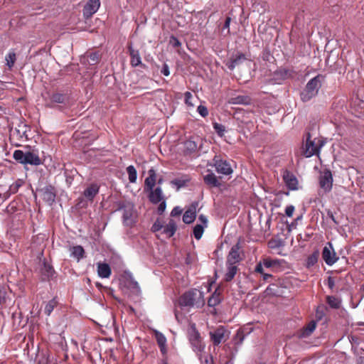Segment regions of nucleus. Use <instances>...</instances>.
Here are the masks:
<instances>
[{
  "label": "nucleus",
  "mask_w": 364,
  "mask_h": 364,
  "mask_svg": "<svg viewBox=\"0 0 364 364\" xmlns=\"http://www.w3.org/2000/svg\"><path fill=\"white\" fill-rule=\"evenodd\" d=\"M214 161L215 170L218 173L223 175H230L232 173V168L227 161L215 159Z\"/></svg>",
  "instance_id": "obj_10"
},
{
  "label": "nucleus",
  "mask_w": 364,
  "mask_h": 364,
  "mask_svg": "<svg viewBox=\"0 0 364 364\" xmlns=\"http://www.w3.org/2000/svg\"><path fill=\"white\" fill-rule=\"evenodd\" d=\"M145 189L146 191L154 188L156 183V173L153 169L149 170V176L145 179Z\"/></svg>",
  "instance_id": "obj_24"
},
{
  "label": "nucleus",
  "mask_w": 364,
  "mask_h": 364,
  "mask_svg": "<svg viewBox=\"0 0 364 364\" xmlns=\"http://www.w3.org/2000/svg\"><path fill=\"white\" fill-rule=\"evenodd\" d=\"M100 6V0H89L83 8L84 16L85 18H90L97 11Z\"/></svg>",
  "instance_id": "obj_11"
},
{
  "label": "nucleus",
  "mask_w": 364,
  "mask_h": 364,
  "mask_svg": "<svg viewBox=\"0 0 364 364\" xmlns=\"http://www.w3.org/2000/svg\"><path fill=\"white\" fill-rule=\"evenodd\" d=\"M251 99L247 95H237L229 100V103L232 105H250Z\"/></svg>",
  "instance_id": "obj_23"
},
{
  "label": "nucleus",
  "mask_w": 364,
  "mask_h": 364,
  "mask_svg": "<svg viewBox=\"0 0 364 364\" xmlns=\"http://www.w3.org/2000/svg\"><path fill=\"white\" fill-rule=\"evenodd\" d=\"M262 276L264 281H267L268 279L272 277V274L265 272L262 274Z\"/></svg>",
  "instance_id": "obj_58"
},
{
  "label": "nucleus",
  "mask_w": 364,
  "mask_h": 364,
  "mask_svg": "<svg viewBox=\"0 0 364 364\" xmlns=\"http://www.w3.org/2000/svg\"><path fill=\"white\" fill-rule=\"evenodd\" d=\"M301 218H302V216L301 215V216L298 217V218L296 219V221H297V220H301Z\"/></svg>",
  "instance_id": "obj_62"
},
{
  "label": "nucleus",
  "mask_w": 364,
  "mask_h": 364,
  "mask_svg": "<svg viewBox=\"0 0 364 364\" xmlns=\"http://www.w3.org/2000/svg\"><path fill=\"white\" fill-rule=\"evenodd\" d=\"M6 65L11 68L16 61V54L14 52H9L6 56Z\"/></svg>",
  "instance_id": "obj_38"
},
{
  "label": "nucleus",
  "mask_w": 364,
  "mask_h": 364,
  "mask_svg": "<svg viewBox=\"0 0 364 364\" xmlns=\"http://www.w3.org/2000/svg\"><path fill=\"white\" fill-rule=\"evenodd\" d=\"M170 42L173 45V47H179L181 45V43L178 41V39L177 38H176V37H173V36H172L171 38Z\"/></svg>",
  "instance_id": "obj_54"
},
{
  "label": "nucleus",
  "mask_w": 364,
  "mask_h": 364,
  "mask_svg": "<svg viewBox=\"0 0 364 364\" xmlns=\"http://www.w3.org/2000/svg\"><path fill=\"white\" fill-rule=\"evenodd\" d=\"M328 285L329 288H331V289H333L335 285L334 280L331 277H329L328 279Z\"/></svg>",
  "instance_id": "obj_56"
},
{
  "label": "nucleus",
  "mask_w": 364,
  "mask_h": 364,
  "mask_svg": "<svg viewBox=\"0 0 364 364\" xmlns=\"http://www.w3.org/2000/svg\"><path fill=\"white\" fill-rule=\"evenodd\" d=\"M245 336L246 333H245V329L239 328L232 340L235 346H240L242 343Z\"/></svg>",
  "instance_id": "obj_31"
},
{
  "label": "nucleus",
  "mask_w": 364,
  "mask_h": 364,
  "mask_svg": "<svg viewBox=\"0 0 364 364\" xmlns=\"http://www.w3.org/2000/svg\"><path fill=\"white\" fill-rule=\"evenodd\" d=\"M181 213L182 209L180 207L176 206L173 208V210H171V215L173 217H176L180 215Z\"/></svg>",
  "instance_id": "obj_51"
},
{
  "label": "nucleus",
  "mask_w": 364,
  "mask_h": 364,
  "mask_svg": "<svg viewBox=\"0 0 364 364\" xmlns=\"http://www.w3.org/2000/svg\"><path fill=\"white\" fill-rule=\"evenodd\" d=\"M262 262L267 269H274L280 265V261L277 259L265 258Z\"/></svg>",
  "instance_id": "obj_30"
},
{
  "label": "nucleus",
  "mask_w": 364,
  "mask_h": 364,
  "mask_svg": "<svg viewBox=\"0 0 364 364\" xmlns=\"http://www.w3.org/2000/svg\"><path fill=\"white\" fill-rule=\"evenodd\" d=\"M196 211L192 209L187 210L183 215V221L186 224H190L196 219Z\"/></svg>",
  "instance_id": "obj_32"
},
{
  "label": "nucleus",
  "mask_w": 364,
  "mask_h": 364,
  "mask_svg": "<svg viewBox=\"0 0 364 364\" xmlns=\"http://www.w3.org/2000/svg\"><path fill=\"white\" fill-rule=\"evenodd\" d=\"M13 157L16 161L23 164L37 166L41 164V159L38 154L31 151L23 152L21 150H15Z\"/></svg>",
  "instance_id": "obj_3"
},
{
  "label": "nucleus",
  "mask_w": 364,
  "mask_h": 364,
  "mask_svg": "<svg viewBox=\"0 0 364 364\" xmlns=\"http://www.w3.org/2000/svg\"><path fill=\"white\" fill-rule=\"evenodd\" d=\"M322 257L326 264L328 266L333 265L338 261V257L336 256V253L335 252L331 242L327 243V245L323 247L322 251Z\"/></svg>",
  "instance_id": "obj_6"
},
{
  "label": "nucleus",
  "mask_w": 364,
  "mask_h": 364,
  "mask_svg": "<svg viewBox=\"0 0 364 364\" xmlns=\"http://www.w3.org/2000/svg\"><path fill=\"white\" fill-rule=\"evenodd\" d=\"M54 270L51 265L49 264L44 262L43 267L41 268L42 274L47 279L51 277L53 274Z\"/></svg>",
  "instance_id": "obj_33"
},
{
  "label": "nucleus",
  "mask_w": 364,
  "mask_h": 364,
  "mask_svg": "<svg viewBox=\"0 0 364 364\" xmlns=\"http://www.w3.org/2000/svg\"><path fill=\"white\" fill-rule=\"evenodd\" d=\"M162 181L163 180L161 178H160L159 181H158V183L159 184H161L162 183Z\"/></svg>",
  "instance_id": "obj_61"
},
{
  "label": "nucleus",
  "mask_w": 364,
  "mask_h": 364,
  "mask_svg": "<svg viewBox=\"0 0 364 364\" xmlns=\"http://www.w3.org/2000/svg\"><path fill=\"white\" fill-rule=\"evenodd\" d=\"M149 192V200L154 203L157 204L164 200V195L162 190L160 187H156L155 189L148 191Z\"/></svg>",
  "instance_id": "obj_16"
},
{
  "label": "nucleus",
  "mask_w": 364,
  "mask_h": 364,
  "mask_svg": "<svg viewBox=\"0 0 364 364\" xmlns=\"http://www.w3.org/2000/svg\"><path fill=\"white\" fill-rule=\"evenodd\" d=\"M328 304L333 308H338L339 306V301L334 296H328Z\"/></svg>",
  "instance_id": "obj_43"
},
{
  "label": "nucleus",
  "mask_w": 364,
  "mask_h": 364,
  "mask_svg": "<svg viewBox=\"0 0 364 364\" xmlns=\"http://www.w3.org/2000/svg\"><path fill=\"white\" fill-rule=\"evenodd\" d=\"M185 96V103L189 107H193L194 104L192 102L193 95L190 92H186L184 94Z\"/></svg>",
  "instance_id": "obj_42"
},
{
  "label": "nucleus",
  "mask_w": 364,
  "mask_h": 364,
  "mask_svg": "<svg viewBox=\"0 0 364 364\" xmlns=\"http://www.w3.org/2000/svg\"><path fill=\"white\" fill-rule=\"evenodd\" d=\"M161 73L164 76H168L170 75L169 67L166 63H164L161 70Z\"/></svg>",
  "instance_id": "obj_52"
},
{
  "label": "nucleus",
  "mask_w": 364,
  "mask_h": 364,
  "mask_svg": "<svg viewBox=\"0 0 364 364\" xmlns=\"http://www.w3.org/2000/svg\"><path fill=\"white\" fill-rule=\"evenodd\" d=\"M319 186L325 192H329L333 186V176L329 170H326L321 173L319 177Z\"/></svg>",
  "instance_id": "obj_7"
},
{
  "label": "nucleus",
  "mask_w": 364,
  "mask_h": 364,
  "mask_svg": "<svg viewBox=\"0 0 364 364\" xmlns=\"http://www.w3.org/2000/svg\"><path fill=\"white\" fill-rule=\"evenodd\" d=\"M164 228L163 225L159 220H156L152 225L151 230L153 232L161 230Z\"/></svg>",
  "instance_id": "obj_47"
},
{
  "label": "nucleus",
  "mask_w": 364,
  "mask_h": 364,
  "mask_svg": "<svg viewBox=\"0 0 364 364\" xmlns=\"http://www.w3.org/2000/svg\"><path fill=\"white\" fill-rule=\"evenodd\" d=\"M23 184V181L21 179H18L14 183H12L8 190V193L9 196L14 194L18 192L20 187H21Z\"/></svg>",
  "instance_id": "obj_34"
},
{
  "label": "nucleus",
  "mask_w": 364,
  "mask_h": 364,
  "mask_svg": "<svg viewBox=\"0 0 364 364\" xmlns=\"http://www.w3.org/2000/svg\"><path fill=\"white\" fill-rule=\"evenodd\" d=\"M134 286L137 288H139V285H138V283L137 282H134Z\"/></svg>",
  "instance_id": "obj_64"
},
{
  "label": "nucleus",
  "mask_w": 364,
  "mask_h": 364,
  "mask_svg": "<svg viewBox=\"0 0 364 364\" xmlns=\"http://www.w3.org/2000/svg\"><path fill=\"white\" fill-rule=\"evenodd\" d=\"M50 100L52 103L63 104L67 101L68 96L65 94L55 92L51 95Z\"/></svg>",
  "instance_id": "obj_29"
},
{
  "label": "nucleus",
  "mask_w": 364,
  "mask_h": 364,
  "mask_svg": "<svg viewBox=\"0 0 364 364\" xmlns=\"http://www.w3.org/2000/svg\"><path fill=\"white\" fill-rule=\"evenodd\" d=\"M99 190V186L96 183H92L84 191L83 195L87 200L92 201L98 193Z\"/></svg>",
  "instance_id": "obj_19"
},
{
  "label": "nucleus",
  "mask_w": 364,
  "mask_h": 364,
  "mask_svg": "<svg viewBox=\"0 0 364 364\" xmlns=\"http://www.w3.org/2000/svg\"><path fill=\"white\" fill-rule=\"evenodd\" d=\"M119 210H123V224L126 226H132L136 223V214L134 205L131 203H122L119 206Z\"/></svg>",
  "instance_id": "obj_4"
},
{
  "label": "nucleus",
  "mask_w": 364,
  "mask_h": 364,
  "mask_svg": "<svg viewBox=\"0 0 364 364\" xmlns=\"http://www.w3.org/2000/svg\"><path fill=\"white\" fill-rule=\"evenodd\" d=\"M318 252H315L312 255H311L307 259V264L308 266L314 265L318 261Z\"/></svg>",
  "instance_id": "obj_40"
},
{
  "label": "nucleus",
  "mask_w": 364,
  "mask_h": 364,
  "mask_svg": "<svg viewBox=\"0 0 364 364\" xmlns=\"http://www.w3.org/2000/svg\"><path fill=\"white\" fill-rule=\"evenodd\" d=\"M227 331L223 326H220L214 331L210 332V339L215 346L219 345L225 341L228 335H226Z\"/></svg>",
  "instance_id": "obj_9"
},
{
  "label": "nucleus",
  "mask_w": 364,
  "mask_h": 364,
  "mask_svg": "<svg viewBox=\"0 0 364 364\" xmlns=\"http://www.w3.org/2000/svg\"><path fill=\"white\" fill-rule=\"evenodd\" d=\"M284 181L286 184V186L290 189V190H296L297 186H298V181L295 176L289 172L285 171L283 176Z\"/></svg>",
  "instance_id": "obj_14"
},
{
  "label": "nucleus",
  "mask_w": 364,
  "mask_h": 364,
  "mask_svg": "<svg viewBox=\"0 0 364 364\" xmlns=\"http://www.w3.org/2000/svg\"><path fill=\"white\" fill-rule=\"evenodd\" d=\"M128 50L129 55L131 57V65L133 67H136L141 65V59L139 54V51L138 50L134 49L132 45H129L128 46Z\"/></svg>",
  "instance_id": "obj_18"
},
{
  "label": "nucleus",
  "mask_w": 364,
  "mask_h": 364,
  "mask_svg": "<svg viewBox=\"0 0 364 364\" xmlns=\"http://www.w3.org/2000/svg\"><path fill=\"white\" fill-rule=\"evenodd\" d=\"M213 128L219 136H223L225 132V127L224 125L215 122L213 123Z\"/></svg>",
  "instance_id": "obj_39"
},
{
  "label": "nucleus",
  "mask_w": 364,
  "mask_h": 364,
  "mask_svg": "<svg viewBox=\"0 0 364 364\" xmlns=\"http://www.w3.org/2000/svg\"><path fill=\"white\" fill-rule=\"evenodd\" d=\"M111 268L107 263L97 264V274L101 278H109L111 275Z\"/></svg>",
  "instance_id": "obj_21"
},
{
  "label": "nucleus",
  "mask_w": 364,
  "mask_h": 364,
  "mask_svg": "<svg viewBox=\"0 0 364 364\" xmlns=\"http://www.w3.org/2000/svg\"><path fill=\"white\" fill-rule=\"evenodd\" d=\"M176 230V224L173 220H171L163 228V232L166 234L168 237H172L175 234Z\"/></svg>",
  "instance_id": "obj_28"
},
{
  "label": "nucleus",
  "mask_w": 364,
  "mask_h": 364,
  "mask_svg": "<svg viewBox=\"0 0 364 364\" xmlns=\"http://www.w3.org/2000/svg\"><path fill=\"white\" fill-rule=\"evenodd\" d=\"M226 266L227 270L226 273L225 274L224 279L226 282H230L234 278L237 272V264L227 262Z\"/></svg>",
  "instance_id": "obj_22"
},
{
  "label": "nucleus",
  "mask_w": 364,
  "mask_h": 364,
  "mask_svg": "<svg viewBox=\"0 0 364 364\" xmlns=\"http://www.w3.org/2000/svg\"><path fill=\"white\" fill-rule=\"evenodd\" d=\"M199 220L201 222L200 225H204V227H207L208 225V219L206 216L203 215H200L198 218Z\"/></svg>",
  "instance_id": "obj_55"
},
{
  "label": "nucleus",
  "mask_w": 364,
  "mask_h": 364,
  "mask_svg": "<svg viewBox=\"0 0 364 364\" xmlns=\"http://www.w3.org/2000/svg\"><path fill=\"white\" fill-rule=\"evenodd\" d=\"M264 265L262 262H259L255 267V272L259 273L261 275L264 273Z\"/></svg>",
  "instance_id": "obj_49"
},
{
  "label": "nucleus",
  "mask_w": 364,
  "mask_h": 364,
  "mask_svg": "<svg viewBox=\"0 0 364 364\" xmlns=\"http://www.w3.org/2000/svg\"><path fill=\"white\" fill-rule=\"evenodd\" d=\"M231 18L230 17H227L224 23L223 28H229L230 24Z\"/></svg>",
  "instance_id": "obj_57"
},
{
  "label": "nucleus",
  "mask_w": 364,
  "mask_h": 364,
  "mask_svg": "<svg viewBox=\"0 0 364 364\" xmlns=\"http://www.w3.org/2000/svg\"><path fill=\"white\" fill-rule=\"evenodd\" d=\"M6 289L4 287H0V304H4L6 302Z\"/></svg>",
  "instance_id": "obj_46"
},
{
  "label": "nucleus",
  "mask_w": 364,
  "mask_h": 364,
  "mask_svg": "<svg viewBox=\"0 0 364 364\" xmlns=\"http://www.w3.org/2000/svg\"><path fill=\"white\" fill-rule=\"evenodd\" d=\"M240 247L237 244L232 247L227 258V263H232L237 264L241 260V257L239 252Z\"/></svg>",
  "instance_id": "obj_15"
},
{
  "label": "nucleus",
  "mask_w": 364,
  "mask_h": 364,
  "mask_svg": "<svg viewBox=\"0 0 364 364\" xmlns=\"http://www.w3.org/2000/svg\"><path fill=\"white\" fill-rule=\"evenodd\" d=\"M203 180L205 183L210 187L218 188L221 186V183L217 176L212 172L204 176Z\"/></svg>",
  "instance_id": "obj_20"
},
{
  "label": "nucleus",
  "mask_w": 364,
  "mask_h": 364,
  "mask_svg": "<svg viewBox=\"0 0 364 364\" xmlns=\"http://www.w3.org/2000/svg\"><path fill=\"white\" fill-rule=\"evenodd\" d=\"M246 56L242 53H238L235 55H232L229 62L227 63L228 68L232 70L237 65L241 64L246 60Z\"/></svg>",
  "instance_id": "obj_17"
},
{
  "label": "nucleus",
  "mask_w": 364,
  "mask_h": 364,
  "mask_svg": "<svg viewBox=\"0 0 364 364\" xmlns=\"http://www.w3.org/2000/svg\"><path fill=\"white\" fill-rule=\"evenodd\" d=\"M58 301L56 299L53 298V299L50 300L48 303H46L45 308H44V312L47 316H50L51 312L53 311L54 308L57 306Z\"/></svg>",
  "instance_id": "obj_35"
},
{
  "label": "nucleus",
  "mask_w": 364,
  "mask_h": 364,
  "mask_svg": "<svg viewBox=\"0 0 364 364\" xmlns=\"http://www.w3.org/2000/svg\"><path fill=\"white\" fill-rule=\"evenodd\" d=\"M323 78V75H318L307 82L306 87L301 93V99L303 102L309 101L318 94Z\"/></svg>",
  "instance_id": "obj_2"
},
{
  "label": "nucleus",
  "mask_w": 364,
  "mask_h": 364,
  "mask_svg": "<svg viewBox=\"0 0 364 364\" xmlns=\"http://www.w3.org/2000/svg\"><path fill=\"white\" fill-rule=\"evenodd\" d=\"M127 172L130 183H135L137 178V172L134 166L130 165L127 168Z\"/></svg>",
  "instance_id": "obj_36"
},
{
  "label": "nucleus",
  "mask_w": 364,
  "mask_h": 364,
  "mask_svg": "<svg viewBox=\"0 0 364 364\" xmlns=\"http://www.w3.org/2000/svg\"><path fill=\"white\" fill-rule=\"evenodd\" d=\"M202 140L198 137H191L186 140L184 144V151L187 154L196 153L200 148Z\"/></svg>",
  "instance_id": "obj_8"
},
{
  "label": "nucleus",
  "mask_w": 364,
  "mask_h": 364,
  "mask_svg": "<svg viewBox=\"0 0 364 364\" xmlns=\"http://www.w3.org/2000/svg\"><path fill=\"white\" fill-rule=\"evenodd\" d=\"M166 208V203L164 200H162L158 207L157 212L159 214H162Z\"/></svg>",
  "instance_id": "obj_50"
},
{
  "label": "nucleus",
  "mask_w": 364,
  "mask_h": 364,
  "mask_svg": "<svg viewBox=\"0 0 364 364\" xmlns=\"http://www.w3.org/2000/svg\"><path fill=\"white\" fill-rule=\"evenodd\" d=\"M205 227L202 225L197 224L193 228V235L196 240H200L203 234Z\"/></svg>",
  "instance_id": "obj_37"
},
{
  "label": "nucleus",
  "mask_w": 364,
  "mask_h": 364,
  "mask_svg": "<svg viewBox=\"0 0 364 364\" xmlns=\"http://www.w3.org/2000/svg\"><path fill=\"white\" fill-rule=\"evenodd\" d=\"M43 199L49 204L55 201V194L52 187H46L43 193Z\"/></svg>",
  "instance_id": "obj_27"
},
{
  "label": "nucleus",
  "mask_w": 364,
  "mask_h": 364,
  "mask_svg": "<svg viewBox=\"0 0 364 364\" xmlns=\"http://www.w3.org/2000/svg\"><path fill=\"white\" fill-rule=\"evenodd\" d=\"M181 307L201 308L205 304L204 294L197 289H192L185 292L178 299Z\"/></svg>",
  "instance_id": "obj_1"
},
{
  "label": "nucleus",
  "mask_w": 364,
  "mask_h": 364,
  "mask_svg": "<svg viewBox=\"0 0 364 364\" xmlns=\"http://www.w3.org/2000/svg\"><path fill=\"white\" fill-rule=\"evenodd\" d=\"M220 302V300L218 296L213 295L210 298H209L208 301V304L209 306H215Z\"/></svg>",
  "instance_id": "obj_45"
},
{
  "label": "nucleus",
  "mask_w": 364,
  "mask_h": 364,
  "mask_svg": "<svg viewBox=\"0 0 364 364\" xmlns=\"http://www.w3.org/2000/svg\"><path fill=\"white\" fill-rule=\"evenodd\" d=\"M70 256L75 258L77 261H80L83 258L85 255V250L81 245L74 246L70 248Z\"/></svg>",
  "instance_id": "obj_26"
},
{
  "label": "nucleus",
  "mask_w": 364,
  "mask_h": 364,
  "mask_svg": "<svg viewBox=\"0 0 364 364\" xmlns=\"http://www.w3.org/2000/svg\"><path fill=\"white\" fill-rule=\"evenodd\" d=\"M188 336L193 350L199 353L202 352L205 348V346L202 343L200 333L196 329L194 326H193L189 330Z\"/></svg>",
  "instance_id": "obj_5"
},
{
  "label": "nucleus",
  "mask_w": 364,
  "mask_h": 364,
  "mask_svg": "<svg viewBox=\"0 0 364 364\" xmlns=\"http://www.w3.org/2000/svg\"><path fill=\"white\" fill-rule=\"evenodd\" d=\"M171 183L173 185L176 186L178 188H181L182 186H184L185 182L183 181H182V180H180V179H175V180L171 181Z\"/></svg>",
  "instance_id": "obj_53"
},
{
  "label": "nucleus",
  "mask_w": 364,
  "mask_h": 364,
  "mask_svg": "<svg viewBox=\"0 0 364 364\" xmlns=\"http://www.w3.org/2000/svg\"><path fill=\"white\" fill-rule=\"evenodd\" d=\"M175 316H176V318L177 319V321H180L179 314L177 311L175 312Z\"/></svg>",
  "instance_id": "obj_59"
},
{
  "label": "nucleus",
  "mask_w": 364,
  "mask_h": 364,
  "mask_svg": "<svg viewBox=\"0 0 364 364\" xmlns=\"http://www.w3.org/2000/svg\"><path fill=\"white\" fill-rule=\"evenodd\" d=\"M322 144L319 146L315 143L314 141H311L310 139V135L308 134V137L306 139L304 155L306 157H311L315 154H317L319 152L320 148L322 146Z\"/></svg>",
  "instance_id": "obj_12"
},
{
  "label": "nucleus",
  "mask_w": 364,
  "mask_h": 364,
  "mask_svg": "<svg viewBox=\"0 0 364 364\" xmlns=\"http://www.w3.org/2000/svg\"><path fill=\"white\" fill-rule=\"evenodd\" d=\"M295 208L292 205H287L285 208V214L288 217H291L294 212Z\"/></svg>",
  "instance_id": "obj_48"
},
{
  "label": "nucleus",
  "mask_w": 364,
  "mask_h": 364,
  "mask_svg": "<svg viewBox=\"0 0 364 364\" xmlns=\"http://www.w3.org/2000/svg\"><path fill=\"white\" fill-rule=\"evenodd\" d=\"M197 112L203 117H205L208 115V110L207 107L202 105H200L199 106H198Z\"/></svg>",
  "instance_id": "obj_41"
},
{
  "label": "nucleus",
  "mask_w": 364,
  "mask_h": 364,
  "mask_svg": "<svg viewBox=\"0 0 364 364\" xmlns=\"http://www.w3.org/2000/svg\"><path fill=\"white\" fill-rule=\"evenodd\" d=\"M357 364H364V358H360Z\"/></svg>",
  "instance_id": "obj_60"
},
{
  "label": "nucleus",
  "mask_w": 364,
  "mask_h": 364,
  "mask_svg": "<svg viewBox=\"0 0 364 364\" xmlns=\"http://www.w3.org/2000/svg\"><path fill=\"white\" fill-rule=\"evenodd\" d=\"M99 60V55L97 53H91L88 57V62L91 65H94L97 63Z\"/></svg>",
  "instance_id": "obj_44"
},
{
  "label": "nucleus",
  "mask_w": 364,
  "mask_h": 364,
  "mask_svg": "<svg viewBox=\"0 0 364 364\" xmlns=\"http://www.w3.org/2000/svg\"><path fill=\"white\" fill-rule=\"evenodd\" d=\"M155 336H156L157 343L160 348L161 352L163 354H166V337L164 336V335L162 333H161L159 331H156Z\"/></svg>",
  "instance_id": "obj_25"
},
{
  "label": "nucleus",
  "mask_w": 364,
  "mask_h": 364,
  "mask_svg": "<svg viewBox=\"0 0 364 364\" xmlns=\"http://www.w3.org/2000/svg\"><path fill=\"white\" fill-rule=\"evenodd\" d=\"M316 326L317 322L316 321H311L297 333L298 338H306L309 337L315 331Z\"/></svg>",
  "instance_id": "obj_13"
},
{
  "label": "nucleus",
  "mask_w": 364,
  "mask_h": 364,
  "mask_svg": "<svg viewBox=\"0 0 364 364\" xmlns=\"http://www.w3.org/2000/svg\"><path fill=\"white\" fill-rule=\"evenodd\" d=\"M161 364H168L166 361L162 360Z\"/></svg>",
  "instance_id": "obj_63"
}]
</instances>
